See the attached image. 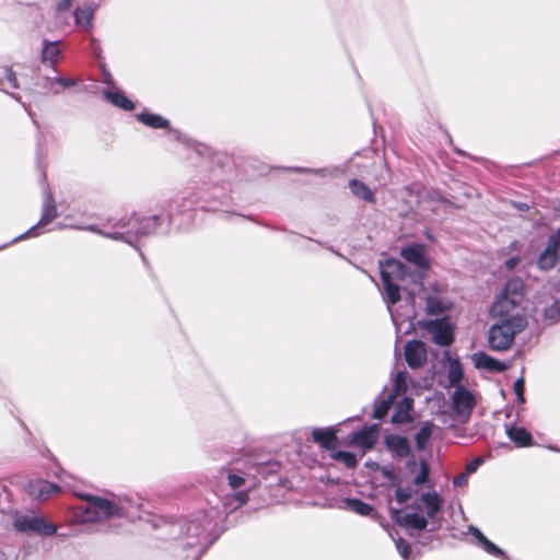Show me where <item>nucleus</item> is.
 <instances>
[{"mask_svg": "<svg viewBox=\"0 0 560 560\" xmlns=\"http://www.w3.org/2000/svg\"><path fill=\"white\" fill-rule=\"evenodd\" d=\"M433 200H438V201H440V202H441L442 205H444V206H451V202H450L447 199H445L444 197H442V196H441L440 194H438V192H434V194H432V195H429V196L425 198V202H428V203H429V202H431V201H433Z\"/></svg>", "mask_w": 560, "mask_h": 560, "instance_id": "44", "label": "nucleus"}, {"mask_svg": "<svg viewBox=\"0 0 560 560\" xmlns=\"http://www.w3.org/2000/svg\"><path fill=\"white\" fill-rule=\"evenodd\" d=\"M93 14L94 11L90 7L78 9L74 12L75 23L85 30H89L92 26Z\"/></svg>", "mask_w": 560, "mask_h": 560, "instance_id": "31", "label": "nucleus"}, {"mask_svg": "<svg viewBox=\"0 0 560 560\" xmlns=\"http://www.w3.org/2000/svg\"><path fill=\"white\" fill-rule=\"evenodd\" d=\"M59 489V486L43 479L30 481L26 488L31 498L42 501L49 499Z\"/></svg>", "mask_w": 560, "mask_h": 560, "instance_id": "15", "label": "nucleus"}, {"mask_svg": "<svg viewBox=\"0 0 560 560\" xmlns=\"http://www.w3.org/2000/svg\"><path fill=\"white\" fill-rule=\"evenodd\" d=\"M313 439L322 447L326 450H335L336 447V432L331 428L314 429L312 432Z\"/></svg>", "mask_w": 560, "mask_h": 560, "instance_id": "21", "label": "nucleus"}, {"mask_svg": "<svg viewBox=\"0 0 560 560\" xmlns=\"http://www.w3.org/2000/svg\"><path fill=\"white\" fill-rule=\"evenodd\" d=\"M506 434L520 447L530 445L533 440L532 434L522 427H509L506 428Z\"/></svg>", "mask_w": 560, "mask_h": 560, "instance_id": "23", "label": "nucleus"}, {"mask_svg": "<svg viewBox=\"0 0 560 560\" xmlns=\"http://www.w3.org/2000/svg\"><path fill=\"white\" fill-rule=\"evenodd\" d=\"M385 445L393 453L394 456L399 458L408 457L411 453L409 441L400 435H387L385 438Z\"/></svg>", "mask_w": 560, "mask_h": 560, "instance_id": "17", "label": "nucleus"}, {"mask_svg": "<svg viewBox=\"0 0 560 560\" xmlns=\"http://www.w3.org/2000/svg\"><path fill=\"white\" fill-rule=\"evenodd\" d=\"M463 378V368L458 360H450L448 371H447V380L450 386H458L459 382Z\"/></svg>", "mask_w": 560, "mask_h": 560, "instance_id": "30", "label": "nucleus"}, {"mask_svg": "<svg viewBox=\"0 0 560 560\" xmlns=\"http://www.w3.org/2000/svg\"><path fill=\"white\" fill-rule=\"evenodd\" d=\"M396 501L401 508L392 509L395 521L407 530H420V505L417 492L412 493L409 488L398 487Z\"/></svg>", "mask_w": 560, "mask_h": 560, "instance_id": "4", "label": "nucleus"}, {"mask_svg": "<svg viewBox=\"0 0 560 560\" xmlns=\"http://www.w3.org/2000/svg\"><path fill=\"white\" fill-rule=\"evenodd\" d=\"M401 256L413 266L409 271L401 261L390 258L380 261V272L384 287V300L388 304H396L400 300V290L407 291L410 300L415 302L413 291L408 283H417L420 279V244H412L402 248Z\"/></svg>", "mask_w": 560, "mask_h": 560, "instance_id": "1", "label": "nucleus"}, {"mask_svg": "<svg viewBox=\"0 0 560 560\" xmlns=\"http://www.w3.org/2000/svg\"><path fill=\"white\" fill-rule=\"evenodd\" d=\"M433 425L430 422H422V451L424 450V441L432 434Z\"/></svg>", "mask_w": 560, "mask_h": 560, "instance_id": "41", "label": "nucleus"}, {"mask_svg": "<svg viewBox=\"0 0 560 560\" xmlns=\"http://www.w3.org/2000/svg\"><path fill=\"white\" fill-rule=\"evenodd\" d=\"M104 97L113 105L125 110L135 108V104L120 91H104Z\"/></svg>", "mask_w": 560, "mask_h": 560, "instance_id": "26", "label": "nucleus"}, {"mask_svg": "<svg viewBox=\"0 0 560 560\" xmlns=\"http://www.w3.org/2000/svg\"><path fill=\"white\" fill-rule=\"evenodd\" d=\"M501 293L522 302L524 296V284L520 279H510L505 283Z\"/></svg>", "mask_w": 560, "mask_h": 560, "instance_id": "28", "label": "nucleus"}, {"mask_svg": "<svg viewBox=\"0 0 560 560\" xmlns=\"http://www.w3.org/2000/svg\"><path fill=\"white\" fill-rule=\"evenodd\" d=\"M430 468L428 464L422 459V487L429 482Z\"/></svg>", "mask_w": 560, "mask_h": 560, "instance_id": "46", "label": "nucleus"}, {"mask_svg": "<svg viewBox=\"0 0 560 560\" xmlns=\"http://www.w3.org/2000/svg\"><path fill=\"white\" fill-rule=\"evenodd\" d=\"M514 206L516 209H518L521 211H527L529 209V206L524 202H517V203H514Z\"/></svg>", "mask_w": 560, "mask_h": 560, "instance_id": "52", "label": "nucleus"}, {"mask_svg": "<svg viewBox=\"0 0 560 560\" xmlns=\"http://www.w3.org/2000/svg\"><path fill=\"white\" fill-rule=\"evenodd\" d=\"M428 525H429V522L427 520H424V517L422 516V524H421L422 530L427 529Z\"/></svg>", "mask_w": 560, "mask_h": 560, "instance_id": "56", "label": "nucleus"}, {"mask_svg": "<svg viewBox=\"0 0 560 560\" xmlns=\"http://www.w3.org/2000/svg\"><path fill=\"white\" fill-rule=\"evenodd\" d=\"M0 72L5 77V79H0V90L7 91V88H19L15 73L10 68L2 67Z\"/></svg>", "mask_w": 560, "mask_h": 560, "instance_id": "32", "label": "nucleus"}, {"mask_svg": "<svg viewBox=\"0 0 560 560\" xmlns=\"http://www.w3.org/2000/svg\"><path fill=\"white\" fill-rule=\"evenodd\" d=\"M545 317L550 320H557L560 317V300H557L545 311Z\"/></svg>", "mask_w": 560, "mask_h": 560, "instance_id": "36", "label": "nucleus"}, {"mask_svg": "<svg viewBox=\"0 0 560 560\" xmlns=\"http://www.w3.org/2000/svg\"><path fill=\"white\" fill-rule=\"evenodd\" d=\"M58 215L57 208L55 205L54 197L51 192L47 189L45 190L44 196V203L42 209V218L37 224L32 226L30 230H27L25 233L21 234L20 236L15 237L11 243H15L28 237L37 236L38 235V229L39 226H44L49 224L54 219H56Z\"/></svg>", "mask_w": 560, "mask_h": 560, "instance_id": "12", "label": "nucleus"}, {"mask_svg": "<svg viewBox=\"0 0 560 560\" xmlns=\"http://www.w3.org/2000/svg\"><path fill=\"white\" fill-rule=\"evenodd\" d=\"M332 458L336 460L342 462L348 468H353L357 466V458L350 452L338 451L332 454Z\"/></svg>", "mask_w": 560, "mask_h": 560, "instance_id": "34", "label": "nucleus"}, {"mask_svg": "<svg viewBox=\"0 0 560 560\" xmlns=\"http://www.w3.org/2000/svg\"><path fill=\"white\" fill-rule=\"evenodd\" d=\"M160 225V218L152 215L139 220L131 217L128 220L120 219L113 224V231L97 228L96 225H88L84 230L97 233L104 237L114 241H122L131 246H136V241L140 236H147L154 233Z\"/></svg>", "mask_w": 560, "mask_h": 560, "instance_id": "2", "label": "nucleus"}, {"mask_svg": "<svg viewBox=\"0 0 560 560\" xmlns=\"http://www.w3.org/2000/svg\"><path fill=\"white\" fill-rule=\"evenodd\" d=\"M137 118L140 122L144 124L148 127L151 128H168L170 121L158 114H151V113H140L137 115Z\"/></svg>", "mask_w": 560, "mask_h": 560, "instance_id": "27", "label": "nucleus"}, {"mask_svg": "<svg viewBox=\"0 0 560 560\" xmlns=\"http://www.w3.org/2000/svg\"><path fill=\"white\" fill-rule=\"evenodd\" d=\"M452 411L456 419L466 422L477 405L476 394L463 385L455 387L452 396Z\"/></svg>", "mask_w": 560, "mask_h": 560, "instance_id": "8", "label": "nucleus"}, {"mask_svg": "<svg viewBox=\"0 0 560 560\" xmlns=\"http://www.w3.org/2000/svg\"><path fill=\"white\" fill-rule=\"evenodd\" d=\"M5 246H7V245L0 246V249H1V248H4Z\"/></svg>", "mask_w": 560, "mask_h": 560, "instance_id": "57", "label": "nucleus"}, {"mask_svg": "<svg viewBox=\"0 0 560 560\" xmlns=\"http://www.w3.org/2000/svg\"><path fill=\"white\" fill-rule=\"evenodd\" d=\"M229 485L232 489H238L245 485V478L243 476L230 472L228 475Z\"/></svg>", "mask_w": 560, "mask_h": 560, "instance_id": "39", "label": "nucleus"}, {"mask_svg": "<svg viewBox=\"0 0 560 560\" xmlns=\"http://www.w3.org/2000/svg\"><path fill=\"white\" fill-rule=\"evenodd\" d=\"M475 365L479 369H486L491 372H503L508 369L504 362L493 359L485 352L474 354Z\"/></svg>", "mask_w": 560, "mask_h": 560, "instance_id": "19", "label": "nucleus"}, {"mask_svg": "<svg viewBox=\"0 0 560 560\" xmlns=\"http://www.w3.org/2000/svg\"><path fill=\"white\" fill-rule=\"evenodd\" d=\"M467 481H468V475L466 472H463L454 478L453 483L456 487H463V486L467 485Z\"/></svg>", "mask_w": 560, "mask_h": 560, "instance_id": "45", "label": "nucleus"}, {"mask_svg": "<svg viewBox=\"0 0 560 560\" xmlns=\"http://www.w3.org/2000/svg\"><path fill=\"white\" fill-rule=\"evenodd\" d=\"M60 50L56 43H47L44 45L42 58L44 62L55 63Z\"/></svg>", "mask_w": 560, "mask_h": 560, "instance_id": "33", "label": "nucleus"}, {"mask_svg": "<svg viewBox=\"0 0 560 560\" xmlns=\"http://www.w3.org/2000/svg\"><path fill=\"white\" fill-rule=\"evenodd\" d=\"M422 299L425 301V313L436 316V318L450 316L448 313L454 307V302L448 296L446 288L436 283L427 288L422 284Z\"/></svg>", "mask_w": 560, "mask_h": 560, "instance_id": "6", "label": "nucleus"}, {"mask_svg": "<svg viewBox=\"0 0 560 560\" xmlns=\"http://www.w3.org/2000/svg\"><path fill=\"white\" fill-rule=\"evenodd\" d=\"M55 81H56V88L60 89V91L71 88V86H74L78 83L77 80L61 78V77H56Z\"/></svg>", "mask_w": 560, "mask_h": 560, "instance_id": "40", "label": "nucleus"}, {"mask_svg": "<svg viewBox=\"0 0 560 560\" xmlns=\"http://www.w3.org/2000/svg\"><path fill=\"white\" fill-rule=\"evenodd\" d=\"M493 325L488 330V345L493 351L509 350L520 332L527 326L525 316L504 318H492Z\"/></svg>", "mask_w": 560, "mask_h": 560, "instance_id": "3", "label": "nucleus"}, {"mask_svg": "<svg viewBox=\"0 0 560 560\" xmlns=\"http://www.w3.org/2000/svg\"><path fill=\"white\" fill-rule=\"evenodd\" d=\"M234 498L237 500V505L235 508H240L241 505H243L247 499H248V495L246 492H237Z\"/></svg>", "mask_w": 560, "mask_h": 560, "instance_id": "48", "label": "nucleus"}, {"mask_svg": "<svg viewBox=\"0 0 560 560\" xmlns=\"http://www.w3.org/2000/svg\"><path fill=\"white\" fill-rule=\"evenodd\" d=\"M70 4H71L70 0H61L59 2V4H58V9L59 10H67V9H69Z\"/></svg>", "mask_w": 560, "mask_h": 560, "instance_id": "50", "label": "nucleus"}, {"mask_svg": "<svg viewBox=\"0 0 560 560\" xmlns=\"http://www.w3.org/2000/svg\"><path fill=\"white\" fill-rule=\"evenodd\" d=\"M43 89L46 90V94L57 95L60 93V89L56 88L55 78L46 77L43 82Z\"/></svg>", "mask_w": 560, "mask_h": 560, "instance_id": "37", "label": "nucleus"}, {"mask_svg": "<svg viewBox=\"0 0 560 560\" xmlns=\"http://www.w3.org/2000/svg\"><path fill=\"white\" fill-rule=\"evenodd\" d=\"M472 536L478 540L480 547L485 549L488 553L500 557L502 559L506 558L505 552L495 546L492 541H490L477 527L471 526L469 528Z\"/></svg>", "mask_w": 560, "mask_h": 560, "instance_id": "22", "label": "nucleus"}, {"mask_svg": "<svg viewBox=\"0 0 560 560\" xmlns=\"http://www.w3.org/2000/svg\"><path fill=\"white\" fill-rule=\"evenodd\" d=\"M443 502L442 497L434 490L422 492V512L425 511L428 518L431 521L429 530H433L440 524Z\"/></svg>", "mask_w": 560, "mask_h": 560, "instance_id": "14", "label": "nucleus"}, {"mask_svg": "<svg viewBox=\"0 0 560 560\" xmlns=\"http://www.w3.org/2000/svg\"><path fill=\"white\" fill-rule=\"evenodd\" d=\"M387 304L388 311L392 312L390 306L393 304ZM392 319L396 326V330L398 335H410L416 331L417 326L420 325V320L417 318V315L413 314L412 316H407L404 318H400L397 315H394L390 313Z\"/></svg>", "mask_w": 560, "mask_h": 560, "instance_id": "18", "label": "nucleus"}, {"mask_svg": "<svg viewBox=\"0 0 560 560\" xmlns=\"http://www.w3.org/2000/svg\"><path fill=\"white\" fill-rule=\"evenodd\" d=\"M378 436V427L373 424L364 427L358 432L353 433L350 440L351 445L370 450L374 446Z\"/></svg>", "mask_w": 560, "mask_h": 560, "instance_id": "16", "label": "nucleus"}, {"mask_svg": "<svg viewBox=\"0 0 560 560\" xmlns=\"http://www.w3.org/2000/svg\"><path fill=\"white\" fill-rule=\"evenodd\" d=\"M412 402V399L405 397L396 405L395 412L392 416V422L394 424L410 423L412 421V417L410 415Z\"/></svg>", "mask_w": 560, "mask_h": 560, "instance_id": "20", "label": "nucleus"}, {"mask_svg": "<svg viewBox=\"0 0 560 560\" xmlns=\"http://www.w3.org/2000/svg\"><path fill=\"white\" fill-rule=\"evenodd\" d=\"M396 548L400 556L404 558V560H409L410 546L407 541H405L402 538L397 539Z\"/></svg>", "mask_w": 560, "mask_h": 560, "instance_id": "38", "label": "nucleus"}, {"mask_svg": "<svg viewBox=\"0 0 560 560\" xmlns=\"http://www.w3.org/2000/svg\"><path fill=\"white\" fill-rule=\"evenodd\" d=\"M413 482L416 486H419L420 485V472H418L415 477H413Z\"/></svg>", "mask_w": 560, "mask_h": 560, "instance_id": "55", "label": "nucleus"}, {"mask_svg": "<svg viewBox=\"0 0 560 560\" xmlns=\"http://www.w3.org/2000/svg\"><path fill=\"white\" fill-rule=\"evenodd\" d=\"M422 272L430 267V260L429 258L422 253Z\"/></svg>", "mask_w": 560, "mask_h": 560, "instance_id": "51", "label": "nucleus"}, {"mask_svg": "<svg viewBox=\"0 0 560 560\" xmlns=\"http://www.w3.org/2000/svg\"><path fill=\"white\" fill-rule=\"evenodd\" d=\"M407 389V373L404 371H399L395 378L394 389L386 397L376 400L375 408L373 412V418L382 419L384 418L390 407L393 406L396 397L400 393H405Z\"/></svg>", "mask_w": 560, "mask_h": 560, "instance_id": "10", "label": "nucleus"}, {"mask_svg": "<svg viewBox=\"0 0 560 560\" xmlns=\"http://www.w3.org/2000/svg\"><path fill=\"white\" fill-rule=\"evenodd\" d=\"M520 304V301L508 296L506 294L504 295L503 293H500L491 306L490 315L492 318L504 319H509L510 317L524 316L517 311Z\"/></svg>", "mask_w": 560, "mask_h": 560, "instance_id": "13", "label": "nucleus"}, {"mask_svg": "<svg viewBox=\"0 0 560 560\" xmlns=\"http://www.w3.org/2000/svg\"><path fill=\"white\" fill-rule=\"evenodd\" d=\"M425 405L428 407L432 406V408L438 407L436 412H440L442 410V408H444V406H445V399H444L443 394L436 393V394H434V396L432 398H427Z\"/></svg>", "mask_w": 560, "mask_h": 560, "instance_id": "35", "label": "nucleus"}, {"mask_svg": "<svg viewBox=\"0 0 560 560\" xmlns=\"http://www.w3.org/2000/svg\"><path fill=\"white\" fill-rule=\"evenodd\" d=\"M413 438H415V441H416L418 447H420V431L416 432Z\"/></svg>", "mask_w": 560, "mask_h": 560, "instance_id": "54", "label": "nucleus"}, {"mask_svg": "<svg viewBox=\"0 0 560 560\" xmlns=\"http://www.w3.org/2000/svg\"><path fill=\"white\" fill-rule=\"evenodd\" d=\"M349 188L355 197L363 199L364 201L370 203L375 202L374 192L364 183L358 179H352L349 183Z\"/></svg>", "mask_w": 560, "mask_h": 560, "instance_id": "25", "label": "nucleus"}, {"mask_svg": "<svg viewBox=\"0 0 560 560\" xmlns=\"http://www.w3.org/2000/svg\"><path fill=\"white\" fill-rule=\"evenodd\" d=\"M343 506L345 509L363 516L369 515L373 511V508L370 504L361 501L360 499H345Z\"/></svg>", "mask_w": 560, "mask_h": 560, "instance_id": "29", "label": "nucleus"}, {"mask_svg": "<svg viewBox=\"0 0 560 560\" xmlns=\"http://www.w3.org/2000/svg\"><path fill=\"white\" fill-rule=\"evenodd\" d=\"M104 82L106 84H112V75L108 72L104 73Z\"/></svg>", "mask_w": 560, "mask_h": 560, "instance_id": "53", "label": "nucleus"}, {"mask_svg": "<svg viewBox=\"0 0 560 560\" xmlns=\"http://www.w3.org/2000/svg\"><path fill=\"white\" fill-rule=\"evenodd\" d=\"M13 527L16 532L23 534H38L42 536H51L57 530L52 523L37 515H16Z\"/></svg>", "mask_w": 560, "mask_h": 560, "instance_id": "9", "label": "nucleus"}, {"mask_svg": "<svg viewBox=\"0 0 560 560\" xmlns=\"http://www.w3.org/2000/svg\"><path fill=\"white\" fill-rule=\"evenodd\" d=\"M482 459L480 457H477V458H474L472 460H470L467 465H466V474L469 475V474H472L475 472L479 466L482 464Z\"/></svg>", "mask_w": 560, "mask_h": 560, "instance_id": "42", "label": "nucleus"}, {"mask_svg": "<svg viewBox=\"0 0 560 560\" xmlns=\"http://www.w3.org/2000/svg\"><path fill=\"white\" fill-rule=\"evenodd\" d=\"M520 260H521L520 257H511V258L506 259L505 267L509 270H512L518 265Z\"/></svg>", "mask_w": 560, "mask_h": 560, "instance_id": "49", "label": "nucleus"}, {"mask_svg": "<svg viewBox=\"0 0 560 560\" xmlns=\"http://www.w3.org/2000/svg\"><path fill=\"white\" fill-rule=\"evenodd\" d=\"M422 329L431 340L440 347H450L454 341L455 324L450 316H443L427 322L422 320Z\"/></svg>", "mask_w": 560, "mask_h": 560, "instance_id": "7", "label": "nucleus"}, {"mask_svg": "<svg viewBox=\"0 0 560 560\" xmlns=\"http://www.w3.org/2000/svg\"><path fill=\"white\" fill-rule=\"evenodd\" d=\"M514 390L520 399V401H524V381L523 378H518L514 383Z\"/></svg>", "mask_w": 560, "mask_h": 560, "instance_id": "43", "label": "nucleus"}, {"mask_svg": "<svg viewBox=\"0 0 560 560\" xmlns=\"http://www.w3.org/2000/svg\"><path fill=\"white\" fill-rule=\"evenodd\" d=\"M405 359L412 369L420 366V340H409L405 346Z\"/></svg>", "mask_w": 560, "mask_h": 560, "instance_id": "24", "label": "nucleus"}, {"mask_svg": "<svg viewBox=\"0 0 560 560\" xmlns=\"http://www.w3.org/2000/svg\"><path fill=\"white\" fill-rule=\"evenodd\" d=\"M86 503L78 508L77 516L81 522H98L125 514L124 506L117 505L106 499L92 495L78 494Z\"/></svg>", "mask_w": 560, "mask_h": 560, "instance_id": "5", "label": "nucleus"}, {"mask_svg": "<svg viewBox=\"0 0 560 560\" xmlns=\"http://www.w3.org/2000/svg\"><path fill=\"white\" fill-rule=\"evenodd\" d=\"M560 260V230L552 233L548 240L545 249L537 258V267L542 271L551 270Z\"/></svg>", "mask_w": 560, "mask_h": 560, "instance_id": "11", "label": "nucleus"}, {"mask_svg": "<svg viewBox=\"0 0 560 560\" xmlns=\"http://www.w3.org/2000/svg\"><path fill=\"white\" fill-rule=\"evenodd\" d=\"M381 471H382L383 476L386 477L387 479H389V480L395 479V472L392 467L384 466V467H382Z\"/></svg>", "mask_w": 560, "mask_h": 560, "instance_id": "47", "label": "nucleus"}]
</instances>
